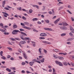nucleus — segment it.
<instances>
[{"instance_id":"nucleus-1","label":"nucleus","mask_w":74,"mask_h":74,"mask_svg":"<svg viewBox=\"0 0 74 74\" xmlns=\"http://www.w3.org/2000/svg\"><path fill=\"white\" fill-rule=\"evenodd\" d=\"M21 26H23L22 27H23V28H24V29H27L28 30H30V29H31V28L25 26V23H21Z\"/></svg>"},{"instance_id":"nucleus-2","label":"nucleus","mask_w":74,"mask_h":74,"mask_svg":"<svg viewBox=\"0 0 74 74\" xmlns=\"http://www.w3.org/2000/svg\"><path fill=\"white\" fill-rule=\"evenodd\" d=\"M18 32H19L18 30H14L12 32V34L14 35H15L16 34H17V33H18Z\"/></svg>"},{"instance_id":"nucleus-3","label":"nucleus","mask_w":74,"mask_h":74,"mask_svg":"<svg viewBox=\"0 0 74 74\" xmlns=\"http://www.w3.org/2000/svg\"><path fill=\"white\" fill-rule=\"evenodd\" d=\"M55 62L56 64L59 65L60 66H63V64L60 62L58 61H56Z\"/></svg>"},{"instance_id":"nucleus-4","label":"nucleus","mask_w":74,"mask_h":74,"mask_svg":"<svg viewBox=\"0 0 74 74\" xmlns=\"http://www.w3.org/2000/svg\"><path fill=\"white\" fill-rule=\"evenodd\" d=\"M2 13H3V14H4L3 16H4V17H5L6 18H7V16H9V14H8V13L5 12H2Z\"/></svg>"},{"instance_id":"nucleus-5","label":"nucleus","mask_w":74,"mask_h":74,"mask_svg":"<svg viewBox=\"0 0 74 74\" xmlns=\"http://www.w3.org/2000/svg\"><path fill=\"white\" fill-rule=\"evenodd\" d=\"M61 29L63 30H67V28L65 26L61 27H60Z\"/></svg>"},{"instance_id":"nucleus-6","label":"nucleus","mask_w":74,"mask_h":74,"mask_svg":"<svg viewBox=\"0 0 74 74\" xmlns=\"http://www.w3.org/2000/svg\"><path fill=\"white\" fill-rule=\"evenodd\" d=\"M40 36L42 37H45L47 36V34L45 33H41L40 34Z\"/></svg>"},{"instance_id":"nucleus-7","label":"nucleus","mask_w":74,"mask_h":74,"mask_svg":"<svg viewBox=\"0 0 74 74\" xmlns=\"http://www.w3.org/2000/svg\"><path fill=\"white\" fill-rule=\"evenodd\" d=\"M70 30H71V32H72V33H74V29H73V27L72 26H71V25L70 26Z\"/></svg>"},{"instance_id":"nucleus-8","label":"nucleus","mask_w":74,"mask_h":74,"mask_svg":"<svg viewBox=\"0 0 74 74\" xmlns=\"http://www.w3.org/2000/svg\"><path fill=\"white\" fill-rule=\"evenodd\" d=\"M42 43H44V44H51V43L45 41H42Z\"/></svg>"},{"instance_id":"nucleus-9","label":"nucleus","mask_w":74,"mask_h":74,"mask_svg":"<svg viewBox=\"0 0 74 74\" xmlns=\"http://www.w3.org/2000/svg\"><path fill=\"white\" fill-rule=\"evenodd\" d=\"M44 29L45 30H49V31H52V29L51 28H44Z\"/></svg>"},{"instance_id":"nucleus-10","label":"nucleus","mask_w":74,"mask_h":74,"mask_svg":"<svg viewBox=\"0 0 74 74\" xmlns=\"http://www.w3.org/2000/svg\"><path fill=\"white\" fill-rule=\"evenodd\" d=\"M59 21H60V18H59L57 20L54 21V23L55 24H56V23H57Z\"/></svg>"},{"instance_id":"nucleus-11","label":"nucleus","mask_w":74,"mask_h":74,"mask_svg":"<svg viewBox=\"0 0 74 74\" xmlns=\"http://www.w3.org/2000/svg\"><path fill=\"white\" fill-rule=\"evenodd\" d=\"M5 4V1H4L2 2V6L3 7H4Z\"/></svg>"},{"instance_id":"nucleus-12","label":"nucleus","mask_w":74,"mask_h":74,"mask_svg":"<svg viewBox=\"0 0 74 74\" xmlns=\"http://www.w3.org/2000/svg\"><path fill=\"white\" fill-rule=\"evenodd\" d=\"M34 63V62H30L29 63V64L30 65V66H33V65Z\"/></svg>"},{"instance_id":"nucleus-13","label":"nucleus","mask_w":74,"mask_h":74,"mask_svg":"<svg viewBox=\"0 0 74 74\" xmlns=\"http://www.w3.org/2000/svg\"><path fill=\"white\" fill-rule=\"evenodd\" d=\"M20 43H21V44H24L26 43V41H21L20 42Z\"/></svg>"},{"instance_id":"nucleus-14","label":"nucleus","mask_w":74,"mask_h":74,"mask_svg":"<svg viewBox=\"0 0 74 74\" xmlns=\"http://www.w3.org/2000/svg\"><path fill=\"white\" fill-rule=\"evenodd\" d=\"M6 70L8 72H9V73H10L11 71V70L9 69V68H6Z\"/></svg>"},{"instance_id":"nucleus-15","label":"nucleus","mask_w":74,"mask_h":74,"mask_svg":"<svg viewBox=\"0 0 74 74\" xmlns=\"http://www.w3.org/2000/svg\"><path fill=\"white\" fill-rule=\"evenodd\" d=\"M58 58L60 59V60H64V58L62 57H58Z\"/></svg>"},{"instance_id":"nucleus-16","label":"nucleus","mask_w":74,"mask_h":74,"mask_svg":"<svg viewBox=\"0 0 74 74\" xmlns=\"http://www.w3.org/2000/svg\"><path fill=\"white\" fill-rule=\"evenodd\" d=\"M41 50H42V49H41V48H40L39 49H38V51L40 53V55H41V54H42V53H41Z\"/></svg>"},{"instance_id":"nucleus-17","label":"nucleus","mask_w":74,"mask_h":74,"mask_svg":"<svg viewBox=\"0 0 74 74\" xmlns=\"http://www.w3.org/2000/svg\"><path fill=\"white\" fill-rule=\"evenodd\" d=\"M63 26H68L69 25L66 23H62Z\"/></svg>"},{"instance_id":"nucleus-18","label":"nucleus","mask_w":74,"mask_h":74,"mask_svg":"<svg viewBox=\"0 0 74 74\" xmlns=\"http://www.w3.org/2000/svg\"><path fill=\"white\" fill-rule=\"evenodd\" d=\"M59 54L60 55H66L67 54V53H59Z\"/></svg>"},{"instance_id":"nucleus-19","label":"nucleus","mask_w":74,"mask_h":74,"mask_svg":"<svg viewBox=\"0 0 74 74\" xmlns=\"http://www.w3.org/2000/svg\"><path fill=\"white\" fill-rule=\"evenodd\" d=\"M63 64L64 65H65V66H67L68 65V63L66 62H63Z\"/></svg>"},{"instance_id":"nucleus-20","label":"nucleus","mask_w":74,"mask_h":74,"mask_svg":"<svg viewBox=\"0 0 74 74\" xmlns=\"http://www.w3.org/2000/svg\"><path fill=\"white\" fill-rule=\"evenodd\" d=\"M45 22L47 23H49V20H45Z\"/></svg>"},{"instance_id":"nucleus-21","label":"nucleus","mask_w":74,"mask_h":74,"mask_svg":"<svg viewBox=\"0 0 74 74\" xmlns=\"http://www.w3.org/2000/svg\"><path fill=\"white\" fill-rule=\"evenodd\" d=\"M44 60H45L44 58H43L41 60H40L41 62L42 63H44L45 61Z\"/></svg>"},{"instance_id":"nucleus-22","label":"nucleus","mask_w":74,"mask_h":74,"mask_svg":"<svg viewBox=\"0 0 74 74\" xmlns=\"http://www.w3.org/2000/svg\"><path fill=\"white\" fill-rule=\"evenodd\" d=\"M13 27L14 29H16V28L17 27V25H13Z\"/></svg>"},{"instance_id":"nucleus-23","label":"nucleus","mask_w":74,"mask_h":74,"mask_svg":"<svg viewBox=\"0 0 74 74\" xmlns=\"http://www.w3.org/2000/svg\"><path fill=\"white\" fill-rule=\"evenodd\" d=\"M10 69L11 70H15V68L14 67H10Z\"/></svg>"},{"instance_id":"nucleus-24","label":"nucleus","mask_w":74,"mask_h":74,"mask_svg":"<svg viewBox=\"0 0 74 74\" xmlns=\"http://www.w3.org/2000/svg\"><path fill=\"white\" fill-rule=\"evenodd\" d=\"M53 57L54 58H55V59H58V58L59 57L55 55L54 54Z\"/></svg>"},{"instance_id":"nucleus-25","label":"nucleus","mask_w":74,"mask_h":74,"mask_svg":"<svg viewBox=\"0 0 74 74\" xmlns=\"http://www.w3.org/2000/svg\"><path fill=\"white\" fill-rule=\"evenodd\" d=\"M32 44H33V47H35V46H36V42H32Z\"/></svg>"},{"instance_id":"nucleus-26","label":"nucleus","mask_w":74,"mask_h":74,"mask_svg":"<svg viewBox=\"0 0 74 74\" xmlns=\"http://www.w3.org/2000/svg\"><path fill=\"white\" fill-rule=\"evenodd\" d=\"M10 40H11L12 41H15V39L14 38H10Z\"/></svg>"},{"instance_id":"nucleus-27","label":"nucleus","mask_w":74,"mask_h":74,"mask_svg":"<svg viewBox=\"0 0 74 74\" xmlns=\"http://www.w3.org/2000/svg\"><path fill=\"white\" fill-rule=\"evenodd\" d=\"M24 25H29V23L26 22H24Z\"/></svg>"},{"instance_id":"nucleus-28","label":"nucleus","mask_w":74,"mask_h":74,"mask_svg":"<svg viewBox=\"0 0 74 74\" xmlns=\"http://www.w3.org/2000/svg\"><path fill=\"white\" fill-rule=\"evenodd\" d=\"M2 57H1V58L2 59H3V60H5V59H6V58L4 56H2Z\"/></svg>"},{"instance_id":"nucleus-29","label":"nucleus","mask_w":74,"mask_h":74,"mask_svg":"<svg viewBox=\"0 0 74 74\" xmlns=\"http://www.w3.org/2000/svg\"><path fill=\"white\" fill-rule=\"evenodd\" d=\"M21 34H23V35H24V36L25 35V36H27V35L26 34V33H24L22 32H21Z\"/></svg>"},{"instance_id":"nucleus-30","label":"nucleus","mask_w":74,"mask_h":74,"mask_svg":"<svg viewBox=\"0 0 74 74\" xmlns=\"http://www.w3.org/2000/svg\"><path fill=\"white\" fill-rule=\"evenodd\" d=\"M0 26L1 27H2V28H3V24L2 23H0Z\"/></svg>"},{"instance_id":"nucleus-31","label":"nucleus","mask_w":74,"mask_h":74,"mask_svg":"<svg viewBox=\"0 0 74 74\" xmlns=\"http://www.w3.org/2000/svg\"><path fill=\"white\" fill-rule=\"evenodd\" d=\"M3 51H1L0 52V55L1 56H3Z\"/></svg>"},{"instance_id":"nucleus-32","label":"nucleus","mask_w":74,"mask_h":74,"mask_svg":"<svg viewBox=\"0 0 74 74\" xmlns=\"http://www.w3.org/2000/svg\"><path fill=\"white\" fill-rule=\"evenodd\" d=\"M37 20H38V19H37V18H35L32 19V21H37Z\"/></svg>"},{"instance_id":"nucleus-33","label":"nucleus","mask_w":74,"mask_h":74,"mask_svg":"<svg viewBox=\"0 0 74 74\" xmlns=\"http://www.w3.org/2000/svg\"><path fill=\"white\" fill-rule=\"evenodd\" d=\"M20 38H21V39H22V40H23L24 41H25V38H23L22 37H21V36L20 37Z\"/></svg>"},{"instance_id":"nucleus-34","label":"nucleus","mask_w":74,"mask_h":74,"mask_svg":"<svg viewBox=\"0 0 74 74\" xmlns=\"http://www.w3.org/2000/svg\"><path fill=\"white\" fill-rule=\"evenodd\" d=\"M25 40H31V39H30V38H26L25 37Z\"/></svg>"},{"instance_id":"nucleus-35","label":"nucleus","mask_w":74,"mask_h":74,"mask_svg":"<svg viewBox=\"0 0 74 74\" xmlns=\"http://www.w3.org/2000/svg\"><path fill=\"white\" fill-rule=\"evenodd\" d=\"M4 34H5V35H8V34H10L8 32H4Z\"/></svg>"},{"instance_id":"nucleus-36","label":"nucleus","mask_w":74,"mask_h":74,"mask_svg":"<svg viewBox=\"0 0 74 74\" xmlns=\"http://www.w3.org/2000/svg\"><path fill=\"white\" fill-rule=\"evenodd\" d=\"M1 68H2V69H4L5 68H7V67L5 66H3V65H2L1 66Z\"/></svg>"},{"instance_id":"nucleus-37","label":"nucleus","mask_w":74,"mask_h":74,"mask_svg":"<svg viewBox=\"0 0 74 74\" xmlns=\"http://www.w3.org/2000/svg\"><path fill=\"white\" fill-rule=\"evenodd\" d=\"M0 31H1V32H5V30L3 29H0Z\"/></svg>"},{"instance_id":"nucleus-38","label":"nucleus","mask_w":74,"mask_h":74,"mask_svg":"<svg viewBox=\"0 0 74 74\" xmlns=\"http://www.w3.org/2000/svg\"><path fill=\"white\" fill-rule=\"evenodd\" d=\"M63 7L61 6L60 7V8H59L58 10L59 11L60 10H61V9H63Z\"/></svg>"},{"instance_id":"nucleus-39","label":"nucleus","mask_w":74,"mask_h":74,"mask_svg":"<svg viewBox=\"0 0 74 74\" xmlns=\"http://www.w3.org/2000/svg\"><path fill=\"white\" fill-rule=\"evenodd\" d=\"M66 34L65 33L62 34L61 35V36H66Z\"/></svg>"},{"instance_id":"nucleus-40","label":"nucleus","mask_w":74,"mask_h":74,"mask_svg":"<svg viewBox=\"0 0 74 74\" xmlns=\"http://www.w3.org/2000/svg\"><path fill=\"white\" fill-rule=\"evenodd\" d=\"M4 9L6 10H9V8L7 7H5L4 8Z\"/></svg>"},{"instance_id":"nucleus-41","label":"nucleus","mask_w":74,"mask_h":74,"mask_svg":"<svg viewBox=\"0 0 74 74\" xmlns=\"http://www.w3.org/2000/svg\"><path fill=\"white\" fill-rule=\"evenodd\" d=\"M22 18L24 20H26V19H27L25 17V16H23L22 17Z\"/></svg>"},{"instance_id":"nucleus-42","label":"nucleus","mask_w":74,"mask_h":74,"mask_svg":"<svg viewBox=\"0 0 74 74\" xmlns=\"http://www.w3.org/2000/svg\"><path fill=\"white\" fill-rule=\"evenodd\" d=\"M67 12H69V14H72V13H71V12L69 10H67Z\"/></svg>"},{"instance_id":"nucleus-43","label":"nucleus","mask_w":74,"mask_h":74,"mask_svg":"<svg viewBox=\"0 0 74 74\" xmlns=\"http://www.w3.org/2000/svg\"><path fill=\"white\" fill-rule=\"evenodd\" d=\"M29 13H30V14H31V13H32V12H33V10H29Z\"/></svg>"},{"instance_id":"nucleus-44","label":"nucleus","mask_w":74,"mask_h":74,"mask_svg":"<svg viewBox=\"0 0 74 74\" xmlns=\"http://www.w3.org/2000/svg\"><path fill=\"white\" fill-rule=\"evenodd\" d=\"M19 30H20V31H21V32H23V31H25V30H24V29H23L22 28L20 29Z\"/></svg>"},{"instance_id":"nucleus-45","label":"nucleus","mask_w":74,"mask_h":74,"mask_svg":"<svg viewBox=\"0 0 74 74\" xmlns=\"http://www.w3.org/2000/svg\"><path fill=\"white\" fill-rule=\"evenodd\" d=\"M23 55L24 56V57H25V56H27L26 55V53H23Z\"/></svg>"},{"instance_id":"nucleus-46","label":"nucleus","mask_w":74,"mask_h":74,"mask_svg":"<svg viewBox=\"0 0 74 74\" xmlns=\"http://www.w3.org/2000/svg\"><path fill=\"white\" fill-rule=\"evenodd\" d=\"M11 58V56L9 55H8L7 56V58H8V59H9L10 58Z\"/></svg>"},{"instance_id":"nucleus-47","label":"nucleus","mask_w":74,"mask_h":74,"mask_svg":"<svg viewBox=\"0 0 74 74\" xmlns=\"http://www.w3.org/2000/svg\"><path fill=\"white\" fill-rule=\"evenodd\" d=\"M43 58V56H39V58H40V59H41V58Z\"/></svg>"},{"instance_id":"nucleus-48","label":"nucleus","mask_w":74,"mask_h":74,"mask_svg":"<svg viewBox=\"0 0 74 74\" xmlns=\"http://www.w3.org/2000/svg\"><path fill=\"white\" fill-rule=\"evenodd\" d=\"M67 41H71V38H69L68 39H67Z\"/></svg>"},{"instance_id":"nucleus-49","label":"nucleus","mask_w":74,"mask_h":74,"mask_svg":"<svg viewBox=\"0 0 74 74\" xmlns=\"http://www.w3.org/2000/svg\"><path fill=\"white\" fill-rule=\"evenodd\" d=\"M7 48H8V49H9V50H10V51H11V50H12V49L10 47H8Z\"/></svg>"},{"instance_id":"nucleus-50","label":"nucleus","mask_w":74,"mask_h":74,"mask_svg":"<svg viewBox=\"0 0 74 74\" xmlns=\"http://www.w3.org/2000/svg\"><path fill=\"white\" fill-rule=\"evenodd\" d=\"M7 7H8V8H12L10 7L8 5H7L6 6Z\"/></svg>"},{"instance_id":"nucleus-51","label":"nucleus","mask_w":74,"mask_h":74,"mask_svg":"<svg viewBox=\"0 0 74 74\" xmlns=\"http://www.w3.org/2000/svg\"><path fill=\"white\" fill-rule=\"evenodd\" d=\"M38 4L39 5H42V3L40 2H38Z\"/></svg>"},{"instance_id":"nucleus-52","label":"nucleus","mask_w":74,"mask_h":74,"mask_svg":"<svg viewBox=\"0 0 74 74\" xmlns=\"http://www.w3.org/2000/svg\"><path fill=\"white\" fill-rule=\"evenodd\" d=\"M44 51L45 53H47V50H45V49H44Z\"/></svg>"},{"instance_id":"nucleus-53","label":"nucleus","mask_w":74,"mask_h":74,"mask_svg":"<svg viewBox=\"0 0 74 74\" xmlns=\"http://www.w3.org/2000/svg\"><path fill=\"white\" fill-rule=\"evenodd\" d=\"M53 73H55V69L54 68H53Z\"/></svg>"},{"instance_id":"nucleus-54","label":"nucleus","mask_w":74,"mask_h":74,"mask_svg":"<svg viewBox=\"0 0 74 74\" xmlns=\"http://www.w3.org/2000/svg\"><path fill=\"white\" fill-rule=\"evenodd\" d=\"M10 60H14V58L12 57L10 58Z\"/></svg>"},{"instance_id":"nucleus-55","label":"nucleus","mask_w":74,"mask_h":74,"mask_svg":"<svg viewBox=\"0 0 74 74\" xmlns=\"http://www.w3.org/2000/svg\"><path fill=\"white\" fill-rule=\"evenodd\" d=\"M5 28H7V29H8L9 27H8V26L7 25H5Z\"/></svg>"},{"instance_id":"nucleus-56","label":"nucleus","mask_w":74,"mask_h":74,"mask_svg":"<svg viewBox=\"0 0 74 74\" xmlns=\"http://www.w3.org/2000/svg\"><path fill=\"white\" fill-rule=\"evenodd\" d=\"M40 39H45V38L44 37H40Z\"/></svg>"},{"instance_id":"nucleus-57","label":"nucleus","mask_w":74,"mask_h":74,"mask_svg":"<svg viewBox=\"0 0 74 74\" xmlns=\"http://www.w3.org/2000/svg\"><path fill=\"white\" fill-rule=\"evenodd\" d=\"M32 60L33 61H34V62H36L37 61V60L36 59H34L33 60Z\"/></svg>"},{"instance_id":"nucleus-58","label":"nucleus","mask_w":74,"mask_h":74,"mask_svg":"<svg viewBox=\"0 0 74 74\" xmlns=\"http://www.w3.org/2000/svg\"><path fill=\"white\" fill-rule=\"evenodd\" d=\"M21 73H25V71L24 70L22 71Z\"/></svg>"},{"instance_id":"nucleus-59","label":"nucleus","mask_w":74,"mask_h":74,"mask_svg":"<svg viewBox=\"0 0 74 74\" xmlns=\"http://www.w3.org/2000/svg\"><path fill=\"white\" fill-rule=\"evenodd\" d=\"M26 72L27 74H29V73H31V72H29V71H27Z\"/></svg>"},{"instance_id":"nucleus-60","label":"nucleus","mask_w":74,"mask_h":74,"mask_svg":"<svg viewBox=\"0 0 74 74\" xmlns=\"http://www.w3.org/2000/svg\"><path fill=\"white\" fill-rule=\"evenodd\" d=\"M25 64H26V63H25V62H22V65H25Z\"/></svg>"},{"instance_id":"nucleus-61","label":"nucleus","mask_w":74,"mask_h":74,"mask_svg":"<svg viewBox=\"0 0 74 74\" xmlns=\"http://www.w3.org/2000/svg\"><path fill=\"white\" fill-rule=\"evenodd\" d=\"M69 35L70 36H73V34H72L71 32L69 33Z\"/></svg>"},{"instance_id":"nucleus-62","label":"nucleus","mask_w":74,"mask_h":74,"mask_svg":"<svg viewBox=\"0 0 74 74\" xmlns=\"http://www.w3.org/2000/svg\"><path fill=\"white\" fill-rule=\"evenodd\" d=\"M71 7L70 5H68V8H70Z\"/></svg>"},{"instance_id":"nucleus-63","label":"nucleus","mask_w":74,"mask_h":74,"mask_svg":"<svg viewBox=\"0 0 74 74\" xmlns=\"http://www.w3.org/2000/svg\"><path fill=\"white\" fill-rule=\"evenodd\" d=\"M36 8L38 9V7H39L37 5H36Z\"/></svg>"},{"instance_id":"nucleus-64","label":"nucleus","mask_w":74,"mask_h":74,"mask_svg":"<svg viewBox=\"0 0 74 74\" xmlns=\"http://www.w3.org/2000/svg\"><path fill=\"white\" fill-rule=\"evenodd\" d=\"M71 19H72V21H74V19L73 18L71 17Z\"/></svg>"}]
</instances>
